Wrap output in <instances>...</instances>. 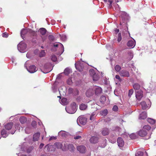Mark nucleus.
I'll list each match as a JSON object with an SVG mask.
<instances>
[{
  "label": "nucleus",
  "mask_w": 156,
  "mask_h": 156,
  "mask_svg": "<svg viewBox=\"0 0 156 156\" xmlns=\"http://www.w3.org/2000/svg\"><path fill=\"white\" fill-rule=\"evenodd\" d=\"M74 91L73 94L75 95H76L78 94V92H79V91H78V90H77L76 89H74Z\"/></svg>",
  "instance_id": "nucleus-52"
},
{
  "label": "nucleus",
  "mask_w": 156,
  "mask_h": 156,
  "mask_svg": "<svg viewBox=\"0 0 156 156\" xmlns=\"http://www.w3.org/2000/svg\"><path fill=\"white\" fill-rule=\"evenodd\" d=\"M143 153L141 151H138L136 154V156H143Z\"/></svg>",
  "instance_id": "nucleus-41"
},
{
  "label": "nucleus",
  "mask_w": 156,
  "mask_h": 156,
  "mask_svg": "<svg viewBox=\"0 0 156 156\" xmlns=\"http://www.w3.org/2000/svg\"><path fill=\"white\" fill-rule=\"evenodd\" d=\"M102 90L101 88L99 87H97L95 89V93L96 94H100L102 92Z\"/></svg>",
  "instance_id": "nucleus-20"
},
{
  "label": "nucleus",
  "mask_w": 156,
  "mask_h": 156,
  "mask_svg": "<svg viewBox=\"0 0 156 156\" xmlns=\"http://www.w3.org/2000/svg\"><path fill=\"white\" fill-rule=\"evenodd\" d=\"M60 103L62 104L65 105L68 104V102L67 98H63L62 99L61 102Z\"/></svg>",
  "instance_id": "nucleus-24"
},
{
  "label": "nucleus",
  "mask_w": 156,
  "mask_h": 156,
  "mask_svg": "<svg viewBox=\"0 0 156 156\" xmlns=\"http://www.w3.org/2000/svg\"><path fill=\"white\" fill-rule=\"evenodd\" d=\"M69 92L70 93H73V94L74 93V90L72 88H70L69 89Z\"/></svg>",
  "instance_id": "nucleus-57"
},
{
  "label": "nucleus",
  "mask_w": 156,
  "mask_h": 156,
  "mask_svg": "<svg viewBox=\"0 0 156 156\" xmlns=\"http://www.w3.org/2000/svg\"><path fill=\"white\" fill-rule=\"evenodd\" d=\"M101 133L103 135L106 136L109 133V131L108 129L105 128L103 129Z\"/></svg>",
  "instance_id": "nucleus-18"
},
{
  "label": "nucleus",
  "mask_w": 156,
  "mask_h": 156,
  "mask_svg": "<svg viewBox=\"0 0 156 156\" xmlns=\"http://www.w3.org/2000/svg\"><path fill=\"white\" fill-rule=\"evenodd\" d=\"M42 35H44L47 32L46 29L43 28H40L38 31Z\"/></svg>",
  "instance_id": "nucleus-21"
},
{
  "label": "nucleus",
  "mask_w": 156,
  "mask_h": 156,
  "mask_svg": "<svg viewBox=\"0 0 156 156\" xmlns=\"http://www.w3.org/2000/svg\"><path fill=\"white\" fill-rule=\"evenodd\" d=\"M120 76L124 77H128L129 76V73L128 71L125 69L121 70L119 73Z\"/></svg>",
  "instance_id": "nucleus-7"
},
{
  "label": "nucleus",
  "mask_w": 156,
  "mask_h": 156,
  "mask_svg": "<svg viewBox=\"0 0 156 156\" xmlns=\"http://www.w3.org/2000/svg\"><path fill=\"white\" fill-rule=\"evenodd\" d=\"M115 32L116 34H117L119 32V29H116L115 30Z\"/></svg>",
  "instance_id": "nucleus-63"
},
{
  "label": "nucleus",
  "mask_w": 156,
  "mask_h": 156,
  "mask_svg": "<svg viewBox=\"0 0 156 156\" xmlns=\"http://www.w3.org/2000/svg\"><path fill=\"white\" fill-rule=\"evenodd\" d=\"M127 54L128 55V58L129 60H131L133 58V55L132 52L131 51H129L128 52Z\"/></svg>",
  "instance_id": "nucleus-27"
},
{
  "label": "nucleus",
  "mask_w": 156,
  "mask_h": 156,
  "mask_svg": "<svg viewBox=\"0 0 156 156\" xmlns=\"http://www.w3.org/2000/svg\"><path fill=\"white\" fill-rule=\"evenodd\" d=\"M54 46L56 47H60L62 48V53L64 51L63 46V45L61 43H55L54 44Z\"/></svg>",
  "instance_id": "nucleus-22"
},
{
  "label": "nucleus",
  "mask_w": 156,
  "mask_h": 156,
  "mask_svg": "<svg viewBox=\"0 0 156 156\" xmlns=\"http://www.w3.org/2000/svg\"><path fill=\"white\" fill-rule=\"evenodd\" d=\"M65 89L66 87L64 86L61 87L59 89V93H60V92H62V90L63 89H64V91H63V92H65Z\"/></svg>",
  "instance_id": "nucleus-42"
},
{
  "label": "nucleus",
  "mask_w": 156,
  "mask_h": 156,
  "mask_svg": "<svg viewBox=\"0 0 156 156\" xmlns=\"http://www.w3.org/2000/svg\"><path fill=\"white\" fill-rule=\"evenodd\" d=\"M118 38L117 39V41L118 42H120L122 40V37L120 34H118Z\"/></svg>",
  "instance_id": "nucleus-51"
},
{
  "label": "nucleus",
  "mask_w": 156,
  "mask_h": 156,
  "mask_svg": "<svg viewBox=\"0 0 156 156\" xmlns=\"http://www.w3.org/2000/svg\"><path fill=\"white\" fill-rule=\"evenodd\" d=\"M87 107V106L86 105L83 104H81L80 106V109L81 110H84Z\"/></svg>",
  "instance_id": "nucleus-30"
},
{
  "label": "nucleus",
  "mask_w": 156,
  "mask_h": 156,
  "mask_svg": "<svg viewBox=\"0 0 156 156\" xmlns=\"http://www.w3.org/2000/svg\"><path fill=\"white\" fill-rule=\"evenodd\" d=\"M98 137L93 136L90 138V141L92 143L95 144L97 143L98 142Z\"/></svg>",
  "instance_id": "nucleus-16"
},
{
  "label": "nucleus",
  "mask_w": 156,
  "mask_h": 156,
  "mask_svg": "<svg viewBox=\"0 0 156 156\" xmlns=\"http://www.w3.org/2000/svg\"><path fill=\"white\" fill-rule=\"evenodd\" d=\"M42 41L44 42L46 39L47 37H41Z\"/></svg>",
  "instance_id": "nucleus-59"
},
{
  "label": "nucleus",
  "mask_w": 156,
  "mask_h": 156,
  "mask_svg": "<svg viewBox=\"0 0 156 156\" xmlns=\"http://www.w3.org/2000/svg\"><path fill=\"white\" fill-rule=\"evenodd\" d=\"M13 126V122H10L5 125L4 127L6 130H10L12 128Z\"/></svg>",
  "instance_id": "nucleus-14"
},
{
  "label": "nucleus",
  "mask_w": 156,
  "mask_h": 156,
  "mask_svg": "<svg viewBox=\"0 0 156 156\" xmlns=\"http://www.w3.org/2000/svg\"><path fill=\"white\" fill-rule=\"evenodd\" d=\"M31 125L33 127H35L37 125V124H36V121H33L32 122Z\"/></svg>",
  "instance_id": "nucleus-50"
},
{
  "label": "nucleus",
  "mask_w": 156,
  "mask_h": 156,
  "mask_svg": "<svg viewBox=\"0 0 156 156\" xmlns=\"http://www.w3.org/2000/svg\"><path fill=\"white\" fill-rule=\"evenodd\" d=\"M76 103L73 102L70 106L66 108V112L69 114H73L76 111Z\"/></svg>",
  "instance_id": "nucleus-1"
},
{
  "label": "nucleus",
  "mask_w": 156,
  "mask_h": 156,
  "mask_svg": "<svg viewBox=\"0 0 156 156\" xmlns=\"http://www.w3.org/2000/svg\"><path fill=\"white\" fill-rule=\"evenodd\" d=\"M71 71V70L70 69L67 68L64 70V73L65 74V75H67L70 73Z\"/></svg>",
  "instance_id": "nucleus-31"
},
{
  "label": "nucleus",
  "mask_w": 156,
  "mask_h": 156,
  "mask_svg": "<svg viewBox=\"0 0 156 156\" xmlns=\"http://www.w3.org/2000/svg\"><path fill=\"white\" fill-rule=\"evenodd\" d=\"M87 122V119L84 117H79L77 119V122L78 123L80 122V123L82 125H85Z\"/></svg>",
  "instance_id": "nucleus-8"
},
{
  "label": "nucleus",
  "mask_w": 156,
  "mask_h": 156,
  "mask_svg": "<svg viewBox=\"0 0 156 156\" xmlns=\"http://www.w3.org/2000/svg\"><path fill=\"white\" fill-rule=\"evenodd\" d=\"M130 137L132 139H133L136 138V136L134 134H132L129 135Z\"/></svg>",
  "instance_id": "nucleus-48"
},
{
  "label": "nucleus",
  "mask_w": 156,
  "mask_h": 156,
  "mask_svg": "<svg viewBox=\"0 0 156 156\" xmlns=\"http://www.w3.org/2000/svg\"><path fill=\"white\" fill-rule=\"evenodd\" d=\"M115 78L116 79H118L119 81L121 82L122 80L120 78V77L119 75H116Z\"/></svg>",
  "instance_id": "nucleus-49"
},
{
  "label": "nucleus",
  "mask_w": 156,
  "mask_h": 156,
  "mask_svg": "<svg viewBox=\"0 0 156 156\" xmlns=\"http://www.w3.org/2000/svg\"><path fill=\"white\" fill-rule=\"evenodd\" d=\"M1 135L3 137H6L8 135V134L7 133V131L4 129H3L1 131Z\"/></svg>",
  "instance_id": "nucleus-26"
},
{
  "label": "nucleus",
  "mask_w": 156,
  "mask_h": 156,
  "mask_svg": "<svg viewBox=\"0 0 156 156\" xmlns=\"http://www.w3.org/2000/svg\"><path fill=\"white\" fill-rule=\"evenodd\" d=\"M108 112V111L107 109H105L103 111H102L101 112V114L103 116H105L107 115Z\"/></svg>",
  "instance_id": "nucleus-39"
},
{
  "label": "nucleus",
  "mask_w": 156,
  "mask_h": 156,
  "mask_svg": "<svg viewBox=\"0 0 156 156\" xmlns=\"http://www.w3.org/2000/svg\"><path fill=\"white\" fill-rule=\"evenodd\" d=\"M27 70L31 73H33L36 72L37 70V69L35 66L33 65L30 66L27 69Z\"/></svg>",
  "instance_id": "nucleus-10"
},
{
  "label": "nucleus",
  "mask_w": 156,
  "mask_h": 156,
  "mask_svg": "<svg viewBox=\"0 0 156 156\" xmlns=\"http://www.w3.org/2000/svg\"><path fill=\"white\" fill-rule=\"evenodd\" d=\"M44 146V144H41L40 146V147H39L40 148H42V147Z\"/></svg>",
  "instance_id": "nucleus-62"
},
{
  "label": "nucleus",
  "mask_w": 156,
  "mask_h": 156,
  "mask_svg": "<svg viewBox=\"0 0 156 156\" xmlns=\"http://www.w3.org/2000/svg\"><path fill=\"white\" fill-rule=\"evenodd\" d=\"M33 33V34H35V32H33L32 30L30 29H22L20 32V34L21 37H22L23 39H24L23 38V36L25 35V34H27L28 33Z\"/></svg>",
  "instance_id": "nucleus-5"
},
{
  "label": "nucleus",
  "mask_w": 156,
  "mask_h": 156,
  "mask_svg": "<svg viewBox=\"0 0 156 156\" xmlns=\"http://www.w3.org/2000/svg\"><path fill=\"white\" fill-rule=\"evenodd\" d=\"M31 131V129L30 127H26L25 129V133H29Z\"/></svg>",
  "instance_id": "nucleus-38"
},
{
  "label": "nucleus",
  "mask_w": 156,
  "mask_h": 156,
  "mask_svg": "<svg viewBox=\"0 0 156 156\" xmlns=\"http://www.w3.org/2000/svg\"><path fill=\"white\" fill-rule=\"evenodd\" d=\"M106 101V97L105 96H102L100 98V101L103 104H105Z\"/></svg>",
  "instance_id": "nucleus-29"
},
{
  "label": "nucleus",
  "mask_w": 156,
  "mask_h": 156,
  "mask_svg": "<svg viewBox=\"0 0 156 156\" xmlns=\"http://www.w3.org/2000/svg\"><path fill=\"white\" fill-rule=\"evenodd\" d=\"M50 65L48 64H45L44 66V69L46 70V73H48L51 70V68H49Z\"/></svg>",
  "instance_id": "nucleus-23"
},
{
  "label": "nucleus",
  "mask_w": 156,
  "mask_h": 156,
  "mask_svg": "<svg viewBox=\"0 0 156 156\" xmlns=\"http://www.w3.org/2000/svg\"><path fill=\"white\" fill-rule=\"evenodd\" d=\"M147 121L149 123L152 124H154L155 122V120L154 119L151 118H148Z\"/></svg>",
  "instance_id": "nucleus-33"
},
{
  "label": "nucleus",
  "mask_w": 156,
  "mask_h": 156,
  "mask_svg": "<svg viewBox=\"0 0 156 156\" xmlns=\"http://www.w3.org/2000/svg\"><path fill=\"white\" fill-rule=\"evenodd\" d=\"M147 117V113L146 112H143L141 114H140L139 116L140 119H144Z\"/></svg>",
  "instance_id": "nucleus-17"
},
{
  "label": "nucleus",
  "mask_w": 156,
  "mask_h": 156,
  "mask_svg": "<svg viewBox=\"0 0 156 156\" xmlns=\"http://www.w3.org/2000/svg\"><path fill=\"white\" fill-rule=\"evenodd\" d=\"M133 89H130L129 90L128 94V96L129 97H131V95L133 94Z\"/></svg>",
  "instance_id": "nucleus-45"
},
{
  "label": "nucleus",
  "mask_w": 156,
  "mask_h": 156,
  "mask_svg": "<svg viewBox=\"0 0 156 156\" xmlns=\"http://www.w3.org/2000/svg\"><path fill=\"white\" fill-rule=\"evenodd\" d=\"M48 39L51 41H53L55 40L54 36L52 35H50L48 36Z\"/></svg>",
  "instance_id": "nucleus-43"
},
{
  "label": "nucleus",
  "mask_w": 156,
  "mask_h": 156,
  "mask_svg": "<svg viewBox=\"0 0 156 156\" xmlns=\"http://www.w3.org/2000/svg\"><path fill=\"white\" fill-rule=\"evenodd\" d=\"M40 134L39 133H35L33 135V140L34 141H37L40 137Z\"/></svg>",
  "instance_id": "nucleus-19"
},
{
  "label": "nucleus",
  "mask_w": 156,
  "mask_h": 156,
  "mask_svg": "<svg viewBox=\"0 0 156 156\" xmlns=\"http://www.w3.org/2000/svg\"><path fill=\"white\" fill-rule=\"evenodd\" d=\"M45 55V53L44 51L43 50L41 51L40 54L39 56L40 57H42L44 56Z\"/></svg>",
  "instance_id": "nucleus-44"
},
{
  "label": "nucleus",
  "mask_w": 156,
  "mask_h": 156,
  "mask_svg": "<svg viewBox=\"0 0 156 156\" xmlns=\"http://www.w3.org/2000/svg\"><path fill=\"white\" fill-rule=\"evenodd\" d=\"M118 106L117 105H114L113 108L112 110L114 111H117L118 110Z\"/></svg>",
  "instance_id": "nucleus-47"
},
{
  "label": "nucleus",
  "mask_w": 156,
  "mask_h": 156,
  "mask_svg": "<svg viewBox=\"0 0 156 156\" xmlns=\"http://www.w3.org/2000/svg\"><path fill=\"white\" fill-rule=\"evenodd\" d=\"M117 141L119 147H122L123 146L124 142L122 138L119 137Z\"/></svg>",
  "instance_id": "nucleus-13"
},
{
  "label": "nucleus",
  "mask_w": 156,
  "mask_h": 156,
  "mask_svg": "<svg viewBox=\"0 0 156 156\" xmlns=\"http://www.w3.org/2000/svg\"><path fill=\"white\" fill-rule=\"evenodd\" d=\"M89 72L90 75L92 76L93 79L94 81H96L98 80L99 79V76L98 74H96L94 71L91 69L90 70Z\"/></svg>",
  "instance_id": "nucleus-3"
},
{
  "label": "nucleus",
  "mask_w": 156,
  "mask_h": 156,
  "mask_svg": "<svg viewBox=\"0 0 156 156\" xmlns=\"http://www.w3.org/2000/svg\"><path fill=\"white\" fill-rule=\"evenodd\" d=\"M75 66L76 69H77L80 71H81V70L80 69H79L77 67V65L76 64H75Z\"/></svg>",
  "instance_id": "nucleus-64"
},
{
  "label": "nucleus",
  "mask_w": 156,
  "mask_h": 156,
  "mask_svg": "<svg viewBox=\"0 0 156 156\" xmlns=\"http://www.w3.org/2000/svg\"><path fill=\"white\" fill-rule=\"evenodd\" d=\"M133 87L134 89L136 90V91L137 90L138 91L139 90H140V86L139 84L136 83L133 84Z\"/></svg>",
  "instance_id": "nucleus-25"
},
{
  "label": "nucleus",
  "mask_w": 156,
  "mask_h": 156,
  "mask_svg": "<svg viewBox=\"0 0 156 156\" xmlns=\"http://www.w3.org/2000/svg\"><path fill=\"white\" fill-rule=\"evenodd\" d=\"M108 2H109V5L110 6H112V1L110 0H108Z\"/></svg>",
  "instance_id": "nucleus-60"
},
{
  "label": "nucleus",
  "mask_w": 156,
  "mask_h": 156,
  "mask_svg": "<svg viewBox=\"0 0 156 156\" xmlns=\"http://www.w3.org/2000/svg\"><path fill=\"white\" fill-rule=\"evenodd\" d=\"M18 49L19 51L21 52L25 51L26 49V44L24 43L20 42L18 45Z\"/></svg>",
  "instance_id": "nucleus-2"
},
{
  "label": "nucleus",
  "mask_w": 156,
  "mask_h": 156,
  "mask_svg": "<svg viewBox=\"0 0 156 156\" xmlns=\"http://www.w3.org/2000/svg\"><path fill=\"white\" fill-rule=\"evenodd\" d=\"M51 59L53 62H55L57 60V58L55 55H53L51 56Z\"/></svg>",
  "instance_id": "nucleus-34"
},
{
  "label": "nucleus",
  "mask_w": 156,
  "mask_h": 156,
  "mask_svg": "<svg viewBox=\"0 0 156 156\" xmlns=\"http://www.w3.org/2000/svg\"><path fill=\"white\" fill-rule=\"evenodd\" d=\"M56 138L55 137H51L49 138V141L51 140L52 139H55Z\"/></svg>",
  "instance_id": "nucleus-61"
},
{
  "label": "nucleus",
  "mask_w": 156,
  "mask_h": 156,
  "mask_svg": "<svg viewBox=\"0 0 156 156\" xmlns=\"http://www.w3.org/2000/svg\"><path fill=\"white\" fill-rule=\"evenodd\" d=\"M138 135L141 137H144L147 134V131L142 129L140 130L138 133Z\"/></svg>",
  "instance_id": "nucleus-15"
},
{
  "label": "nucleus",
  "mask_w": 156,
  "mask_h": 156,
  "mask_svg": "<svg viewBox=\"0 0 156 156\" xmlns=\"http://www.w3.org/2000/svg\"><path fill=\"white\" fill-rule=\"evenodd\" d=\"M143 91L141 90L136 91V98L139 101H140L143 97Z\"/></svg>",
  "instance_id": "nucleus-6"
},
{
  "label": "nucleus",
  "mask_w": 156,
  "mask_h": 156,
  "mask_svg": "<svg viewBox=\"0 0 156 156\" xmlns=\"http://www.w3.org/2000/svg\"><path fill=\"white\" fill-rule=\"evenodd\" d=\"M140 104L142 106V109L143 110H145L146 109H149L151 105L148 104V105H147L146 102L144 101H143L140 103Z\"/></svg>",
  "instance_id": "nucleus-12"
},
{
  "label": "nucleus",
  "mask_w": 156,
  "mask_h": 156,
  "mask_svg": "<svg viewBox=\"0 0 156 156\" xmlns=\"http://www.w3.org/2000/svg\"><path fill=\"white\" fill-rule=\"evenodd\" d=\"M60 36L61 39L63 41H65L66 40V37L65 35L62 34L61 35H60Z\"/></svg>",
  "instance_id": "nucleus-40"
},
{
  "label": "nucleus",
  "mask_w": 156,
  "mask_h": 156,
  "mask_svg": "<svg viewBox=\"0 0 156 156\" xmlns=\"http://www.w3.org/2000/svg\"><path fill=\"white\" fill-rule=\"evenodd\" d=\"M16 128H17L18 129L20 130V126L19 124H16L15 125Z\"/></svg>",
  "instance_id": "nucleus-54"
},
{
  "label": "nucleus",
  "mask_w": 156,
  "mask_h": 156,
  "mask_svg": "<svg viewBox=\"0 0 156 156\" xmlns=\"http://www.w3.org/2000/svg\"><path fill=\"white\" fill-rule=\"evenodd\" d=\"M68 148L70 151L73 150L74 148V147L72 144H69L68 145Z\"/></svg>",
  "instance_id": "nucleus-37"
},
{
  "label": "nucleus",
  "mask_w": 156,
  "mask_h": 156,
  "mask_svg": "<svg viewBox=\"0 0 156 156\" xmlns=\"http://www.w3.org/2000/svg\"><path fill=\"white\" fill-rule=\"evenodd\" d=\"M20 121L22 124L24 123L27 121L26 118L23 117H21L20 118Z\"/></svg>",
  "instance_id": "nucleus-28"
},
{
  "label": "nucleus",
  "mask_w": 156,
  "mask_h": 156,
  "mask_svg": "<svg viewBox=\"0 0 156 156\" xmlns=\"http://www.w3.org/2000/svg\"><path fill=\"white\" fill-rule=\"evenodd\" d=\"M8 34L6 33H4L2 34V37H8Z\"/></svg>",
  "instance_id": "nucleus-53"
},
{
  "label": "nucleus",
  "mask_w": 156,
  "mask_h": 156,
  "mask_svg": "<svg viewBox=\"0 0 156 156\" xmlns=\"http://www.w3.org/2000/svg\"><path fill=\"white\" fill-rule=\"evenodd\" d=\"M127 46L130 48H133L135 45V41L134 40L129 41L127 44Z\"/></svg>",
  "instance_id": "nucleus-9"
},
{
  "label": "nucleus",
  "mask_w": 156,
  "mask_h": 156,
  "mask_svg": "<svg viewBox=\"0 0 156 156\" xmlns=\"http://www.w3.org/2000/svg\"><path fill=\"white\" fill-rule=\"evenodd\" d=\"M95 115V114L94 113H92V114H91V115L90 117V120H91V121L94 120V118Z\"/></svg>",
  "instance_id": "nucleus-46"
},
{
  "label": "nucleus",
  "mask_w": 156,
  "mask_h": 156,
  "mask_svg": "<svg viewBox=\"0 0 156 156\" xmlns=\"http://www.w3.org/2000/svg\"><path fill=\"white\" fill-rule=\"evenodd\" d=\"M72 83V82L71 79L70 78H69L67 81V83L69 85H71Z\"/></svg>",
  "instance_id": "nucleus-56"
},
{
  "label": "nucleus",
  "mask_w": 156,
  "mask_h": 156,
  "mask_svg": "<svg viewBox=\"0 0 156 156\" xmlns=\"http://www.w3.org/2000/svg\"><path fill=\"white\" fill-rule=\"evenodd\" d=\"M128 15L125 12H122L120 16V24L124 23L127 18Z\"/></svg>",
  "instance_id": "nucleus-4"
},
{
  "label": "nucleus",
  "mask_w": 156,
  "mask_h": 156,
  "mask_svg": "<svg viewBox=\"0 0 156 156\" xmlns=\"http://www.w3.org/2000/svg\"><path fill=\"white\" fill-rule=\"evenodd\" d=\"M81 138V136H79V135L76 136H74V139L76 140L80 139Z\"/></svg>",
  "instance_id": "nucleus-55"
},
{
  "label": "nucleus",
  "mask_w": 156,
  "mask_h": 156,
  "mask_svg": "<svg viewBox=\"0 0 156 156\" xmlns=\"http://www.w3.org/2000/svg\"><path fill=\"white\" fill-rule=\"evenodd\" d=\"M121 69V67L119 65H116L115 66V69L117 72H119Z\"/></svg>",
  "instance_id": "nucleus-36"
},
{
  "label": "nucleus",
  "mask_w": 156,
  "mask_h": 156,
  "mask_svg": "<svg viewBox=\"0 0 156 156\" xmlns=\"http://www.w3.org/2000/svg\"><path fill=\"white\" fill-rule=\"evenodd\" d=\"M55 145L56 147L58 148H61L62 147V145L60 143H56Z\"/></svg>",
  "instance_id": "nucleus-35"
},
{
  "label": "nucleus",
  "mask_w": 156,
  "mask_h": 156,
  "mask_svg": "<svg viewBox=\"0 0 156 156\" xmlns=\"http://www.w3.org/2000/svg\"><path fill=\"white\" fill-rule=\"evenodd\" d=\"M64 132V131H60L59 133H58V134L59 135H61L62 136H63V132Z\"/></svg>",
  "instance_id": "nucleus-58"
},
{
  "label": "nucleus",
  "mask_w": 156,
  "mask_h": 156,
  "mask_svg": "<svg viewBox=\"0 0 156 156\" xmlns=\"http://www.w3.org/2000/svg\"><path fill=\"white\" fill-rule=\"evenodd\" d=\"M77 150L81 153H84L85 152L86 147L84 146H80L77 147Z\"/></svg>",
  "instance_id": "nucleus-11"
},
{
  "label": "nucleus",
  "mask_w": 156,
  "mask_h": 156,
  "mask_svg": "<svg viewBox=\"0 0 156 156\" xmlns=\"http://www.w3.org/2000/svg\"><path fill=\"white\" fill-rule=\"evenodd\" d=\"M151 127L148 125L145 126L143 128V129L144 130H146L147 131L150 129Z\"/></svg>",
  "instance_id": "nucleus-32"
}]
</instances>
